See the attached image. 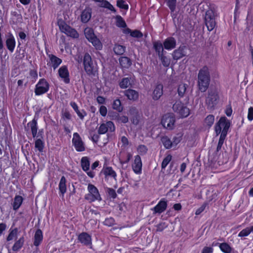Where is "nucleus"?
I'll list each match as a JSON object with an SVG mask.
<instances>
[{
	"mask_svg": "<svg viewBox=\"0 0 253 253\" xmlns=\"http://www.w3.org/2000/svg\"><path fill=\"white\" fill-rule=\"evenodd\" d=\"M91 16V10L89 9H84L83 11L81 14V20L83 23H87L90 19Z\"/></svg>",
	"mask_w": 253,
	"mask_h": 253,
	"instance_id": "28",
	"label": "nucleus"
},
{
	"mask_svg": "<svg viewBox=\"0 0 253 253\" xmlns=\"http://www.w3.org/2000/svg\"><path fill=\"white\" fill-rule=\"evenodd\" d=\"M219 247L221 251L224 253H230L231 252V247L226 243L220 244Z\"/></svg>",
	"mask_w": 253,
	"mask_h": 253,
	"instance_id": "40",
	"label": "nucleus"
},
{
	"mask_svg": "<svg viewBox=\"0 0 253 253\" xmlns=\"http://www.w3.org/2000/svg\"><path fill=\"white\" fill-rule=\"evenodd\" d=\"M124 94L128 99L130 100H136L138 98V93L135 90L128 89L124 91Z\"/></svg>",
	"mask_w": 253,
	"mask_h": 253,
	"instance_id": "23",
	"label": "nucleus"
},
{
	"mask_svg": "<svg viewBox=\"0 0 253 253\" xmlns=\"http://www.w3.org/2000/svg\"><path fill=\"white\" fill-rule=\"evenodd\" d=\"M66 179L64 176H62L59 183V195L64 197L65 193L67 191Z\"/></svg>",
	"mask_w": 253,
	"mask_h": 253,
	"instance_id": "22",
	"label": "nucleus"
},
{
	"mask_svg": "<svg viewBox=\"0 0 253 253\" xmlns=\"http://www.w3.org/2000/svg\"><path fill=\"white\" fill-rule=\"evenodd\" d=\"M115 53L117 55H123L126 50V47L120 44H115L113 48Z\"/></svg>",
	"mask_w": 253,
	"mask_h": 253,
	"instance_id": "35",
	"label": "nucleus"
},
{
	"mask_svg": "<svg viewBox=\"0 0 253 253\" xmlns=\"http://www.w3.org/2000/svg\"><path fill=\"white\" fill-rule=\"evenodd\" d=\"M205 24L209 31H211L215 27V13L210 9L207 10L205 16Z\"/></svg>",
	"mask_w": 253,
	"mask_h": 253,
	"instance_id": "4",
	"label": "nucleus"
},
{
	"mask_svg": "<svg viewBox=\"0 0 253 253\" xmlns=\"http://www.w3.org/2000/svg\"><path fill=\"white\" fill-rule=\"evenodd\" d=\"M87 190L88 193L85 195L84 199L89 203L95 201H100L101 200V197L99 193L98 189L93 184H88L87 186Z\"/></svg>",
	"mask_w": 253,
	"mask_h": 253,
	"instance_id": "3",
	"label": "nucleus"
},
{
	"mask_svg": "<svg viewBox=\"0 0 253 253\" xmlns=\"http://www.w3.org/2000/svg\"><path fill=\"white\" fill-rule=\"evenodd\" d=\"M219 99V97L218 92L215 89H209L206 99V104L207 105V108L210 110L214 109L218 103Z\"/></svg>",
	"mask_w": 253,
	"mask_h": 253,
	"instance_id": "2",
	"label": "nucleus"
},
{
	"mask_svg": "<svg viewBox=\"0 0 253 253\" xmlns=\"http://www.w3.org/2000/svg\"><path fill=\"white\" fill-rule=\"evenodd\" d=\"M59 76L63 80L65 84L70 83L69 73L66 66H62L58 71Z\"/></svg>",
	"mask_w": 253,
	"mask_h": 253,
	"instance_id": "15",
	"label": "nucleus"
},
{
	"mask_svg": "<svg viewBox=\"0 0 253 253\" xmlns=\"http://www.w3.org/2000/svg\"><path fill=\"white\" fill-rule=\"evenodd\" d=\"M58 23L61 32L64 33L67 36L73 38H78L79 37V34L77 31L68 25L63 21H58Z\"/></svg>",
	"mask_w": 253,
	"mask_h": 253,
	"instance_id": "6",
	"label": "nucleus"
},
{
	"mask_svg": "<svg viewBox=\"0 0 253 253\" xmlns=\"http://www.w3.org/2000/svg\"><path fill=\"white\" fill-rule=\"evenodd\" d=\"M182 139V135L180 134H176V136H174L172 139V145H176L179 143Z\"/></svg>",
	"mask_w": 253,
	"mask_h": 253,
	"instance_id": "54",
	"label": "nucleus"
},
{
	"mask_svg": "<svg viewBox=\"0 0 253 253\" xmlns=\"http://www.w3.org/2000/svg\"><path fill=\"white\" fill-rule=\"evenodd\" d=\"M172 156L170 155H167L163 160L162 163V170L163 169H165L166 167L167 166L168 164L170 162V161L171 160Z\"/></svg>",
	"mask_w": 253,
	"mask_h": 253,
	"instance_id": "48",
	"label": "nucleus"
},
{
	"mask_svg": "<svg viewBox=\"0 0 253 253\" xmlns=\"http://www.w3.org/2000/svg\"><path fill=\"white\" fill-rule=\"evenodd\" d=\"M99 112L102 116L105 117L107 113V108L105 106H101L99 109Z\"/></svg>",
	"mask_w": 253,
	"mask_h": 253,
	"instance_id": "60",
	"label": "nucleus"
},
{
	"mask_svg": "<svg viewBox=\"0 0 253 253\" xmlns=\"http://www.w3.org/2000/svg\"><path fill=\"white\" fill-rule=\"evenodd\" d=\"M89 42H91L93 45L97 49H100L102 47V45L100 40L95 36Z\"/></svg>",
	"mask_w": 253,
	"mask_h": 253,
	"instance_id": "42",
	"label": "nucleus"
},
{
	"mask_svg": "<svg viewBox=\"0 0 253 253\" xmlns=\"http://www.w3.org/2000/svg\"><path fill=\"white\" fill-rule=\"evenodd\" d=\"M112 107L114 109L117 110L119 112H121L123 110V107L121 105V102L119 99H117L114 101Z\"/></svg>",
	"mask_w": 253,
	"mask_h": 253,
	"instance_id": "39",
	"label": "nucleus"
},
{
	"mask_svg": "<svg viewBox=\"0 0 253 253\" xmlns=\"http://www.w3.org/2000/svg\"><path fill=\"white\" fill-rule=\"evenodd\" d=\"M24 242L23 237H21L17 241H16L12 247V250L14 251H18L23 246Z\"/></svg>",
	"mask_w": 253,
	"mask_h": 253,
	"instance_id": "37",
	"label": "nucleus"
},
{
	"mask_svg": "<svg viewBox=\"0 0 253 253\" xmlns=\"http://www.w3.org/2000/svg\"><path fill=\"white\" fill-rule=\"evenodd\" d=\"M78 239L83 245L91 246L92 245L91 237L86 232H82L78 236Z\"/></svg>",
	"mask_w": 253,
	"mask_h": 253,
	"instance_id": "14",
	"label": "nucleus"
},
{
	"mask_svg": "<svg viewBox=\"0 0 253 253\" xmlns=\"http://www.w3.org/2000/svg\"><path fill=\"white\" fill-rule=\"evenodd\" d=\"M248 119L250 121L253 120V107H250L248 109Z\"/></svg>",
	"mask_w": 253,
	"mask_h": 253,
	"instance_id": "59",
	"label": "nucleus"
},
{
	"mask_svg": "<svg viewBox=\"0 0 253 253\" xmlns=\"http://www.w3.org/2000/svg\"><path fill=\"white\" fill-rule=\"evenodd\" d=\"M70 105L77 114L81 120H83L84 116L87 115L86 112L84 110H79L77 104L75 102H71Z\"/></svg>",
	"mask_w": 253,
	"mask_h": 253,
	"instance_id": "24",
	"label": "nucleus"
},
{
	"mask_svg": "<svg viewBox=\"0 0 253 253\" xmlns=\"http://www.w3.org/2000/svg\"><path fill=\"white\" fill-rule=\"evenodd\" d=\"M119 60L120 65L123 68H128L131 65V61L130 59L127 57H121Z\"/></svg>",
	"mask_w": 253,
	"mask_h": 253,
	"instance_id": "29",
	"label": "nucleus"
},
{
	"mask_svg": "<svg viewBox=\"0 0 253 253\" xmlns=\"http://www.w3.org/2000/svg\"><path fill=\"white\" fill-rule=\"evenodd\" d=\"M72 143L75 147L76 150L78 152H83L85 149L84 142L77 132L73 134Z\"/></svg>",
	"mask_w": 253,
	"mask_h": 253,
	"instance_id": "11",
	"label": "nucleus"
},
{
	"mask_svg": "<svg viewBox=\"0 0 253 253\" xmlns=\"http://www.w3.org/2000/svg\"><path fill=\"white\" fill-rule=\"evenodd\" d=\"M23 201V199L22 196L19 195L15 196L12 204L13 209L15 211H17L21 206Z\"/></svg>",
	"mask_w": 253,
	"mask_h": 253,
	"instance_id": "30",
	"label": "nucleus"
},
{
	"mask_svg": "<svg viewBox=\"0 0 253 253\" xmlns=\"http://www.w3.org/2000/svg\"><path fill=\"white\" fill-rule=\"evenodd\" d=\"M166 1L171 12H173L175 10L176 0H166Z\"/></svg>",
	"mask_w": 253,
	"mask_h": 253,
	"instance_id": "46",
	"label": "nucleus"
},
{
	"mask_svg": "<svg viewBox=\"0 0 253 253\" xmlns=\"http://www.w3.org/2000/svg\"><path fill=\"white\" fill-rule=\"evenodd\" d=\"M175 119L172 113H167L163 116L161 124L164 127L167 129L171 130L174 127Z\"/></svg>",
	"mask_w": 253,
	"mask_h": 253,
	"instance_id": "8",
	"label": "nucleus"
},
{
	"mask_svg": "<svg viewBox=\"0 0 253 253\" xmlns=\"http://www.w3.org/2000/svg\"><path fill=\"white\" fill-rule=\"evenodd\" d=\"M116 26L120 28L126 27V22L120 15H117L116 17Z\"/></svg>",
	"mask_w": 253,
	"mask_h": 253,
	"instance_id": "41",
	"label": "nucleus"
},
{
	"mask_svg": "<svg viewBox=\"0 0 253 253\" xmlns=\"http://www.w3.org/2000/svg\"><path fill=\"white\" fill-rule=\"evenodd\" d=\"M187 85L185 84H181L179 85L177 89L178 95L180 97H183L186 92Z\"/></svg>",
	"mask_w": 253,
	"mask_h": 253,
	"instance_id": "38",
	"label": "nucleus"
},
{
	"mask_svg": "<svg viewBox=\"0 0 253 253\" xmlns=\"http://www.w3.org/2000/svg\"><path fill=\"white\" fill-rule=\"evenodd\" d=\"M27 128H30L32 136L34 138L41 137V136H42L41 134L42 130H40L38 133V126L37 119H36L35 117L27 124V126L25 127L26 130Z\"/></svg>",
	"mask_w": 253,
	"mask_h": 253,
	"instance_id": "10",
	"label": "nucleus"
},
{
	"mask_svg": "<svg viewBox=\"0 0 253 253\" xmlns=\"http://www.w3.org/2000/svg\"><path fill=\"white\" fill-rule=\"evenodd\" d=\"M210 82V69L207 66H204L199 70L198 74L199 89L202 92H205L209 86Z\"/></svg>",
	"mask_w": 253,
	"mask_h": 253,
	"instance_id": "1",
	"label": "nucleus"
},
{
	"mask_svg": "<svg viewBox=\"0 0 253 253\" xmlns=\"http://www.w3.org/2000/svg\"><path fill=\"white\" fill-rule=\"evenodd\" d=\"M48 56L49 58V61L47 63V65L52 67L54 70H55L56 68H57L62 62L60 58L57 57L53 54H48Z\"/></svg>",
	"mask_w": 253,
	"mask_h": 253,
	"instance_id": "17",
	"label": "nucleus"
},
{
	"mask_svg": "<svg viewBox=\"0 0 253 253\" xmlns=\"http://www.w3.org/2000/svg\"><path fill=\"white\" fill-rule=\"evenodd\" d=\"M134 83V78L131 77L123 78L119 83V86L122 89L126 88Z\"/></svg>",
	"mask_w": 253,
	"mask_h": 253,
	"instance_id": "20",
	"label": "nucleus"
},
{
	"mask_svg": "<svg viewBox=\"0 0 253 253\" xmlns=\"http://www.w3.org/2000/svg\"><path fill=\"white\" fill-rule=\"evenodd\" d=\"M81 163L82 169L84 171H87L89 170L90 162L89 159L87 157H83L81 159Z\"/></svg>",
	"mask_w": 253,
	"mask_h": 253,
	"instance_id": "33",
	"label": "nucleus"
},
{
	"mask_svg": "<svg viewBox=\"0 0 253 253\" xmlns=\"http://www.w3.org/2000/svg\"><path fill=\"white\" fill-rule=\"evenodd\" d=\"M43 239L42 233L41 229H38L34 235V246L38 247L40 245Z\"/></svg>",
	"mask_w": 253,
	"mask_h": 253,
	"instance_id": "25",
	"label": "nucleus"
},
{
	"mask_svg": "<svg viewBox=\"0 0 253 253\" xmlns=\"http://www.w3.org/2000/svg\"><path fill=\"white\" fill-rule=\"evenodd\" d=\"M100 6L107 8L108 9L112 11L114 13L116 12V10L114 7L113 5H112L109 1H108L106 0H104V1L103 2V3H101V5H100Z\"/></svg>",
	"mask_w": 253,
	"mask_h": 253,
	"instance_id": "44",
	"label": "nucleus"
},
{
	"mask_svg": "<svg viewBox=\"0 0 253 253\" xmlns=\"http://www.w3.org/2000/svg\"><path fill=\"white\" fill-rule=\"evenodd\" d=\"M35 147L40 152H42L44 147V143L43 140V136H41L39 138H37L35 142Z\"/></svg>",
	"mask_w": 253,
	"mask_h": 253,
	"instance_id": "31",
	"label": "nucleus"
},
{
	"mask_svg": "<svg viewBox=\"0 0 253 253\" xmlns=\"http://www.w3.org/2000/svg\"><path fill=\"white\" fill-rule=\"evenodd\" d=\"M102 172L106 176H110L116 180L117 173L112 167H107L104 168L102 170Z\"/></svg>",
	"mask_w": 253,
	"mask_h": 253,
	"instance_id": "27",
	"label": "nucleus"
},
{
	"mask_svg": "<svg viewBox=\"0 0 253 253\" xmlns=\"http://www.w3.org/2000/svg\"><path fill=\"white\" fill-rule=\"evenodd\" d=\"M115 130V126L114 123L111 121H108L106 123L102 124L98 129V132L99 134H103L106 133L108 131L113 132Z\"/></svg>",
	"mask_w": 253,
	"mask_h": 253,
	"instance_id": "12",
	"label": "nucleus"
},
{
	"mask_svg": "<svg viewBox=\"0 0 253 253\" xmlns=\"http://www.w3.org/2000/svg\"><path fill=\"white\" fill-rule=\"evenodd\" d=\"M161 142L166 149H170L173 145L172 141L167 136L162 137Z\"/></svg>",
	"mask_w": 253,
	"mask_h": 253,
	"instance_id": "34",
	"label": "nucleus"
},
{
	"mask_svg": "<svg viewBox=\"0 0 253 253\" xmlns=\"http://www.w3.org/2000/svg\"><path fill=\"white\" fill-rule=\"evenodd\" d=\"M159 59L162 62L163 65L165 67H168L170 62V60L167 57L164 55V53L162 54L161 56H159Z\"/></svg>",
	"mask_w": 253,
	"mask_h": 253,
	"instance_id": "47",
	"label": "nucleus"
},
{
	"mask_svg": "<svg viewBox=\"0 0 253 253\" xmlns=\"http://www.w3.org/2000/svg\"><path fill=\"white\" fill-rule=\"evenodd\" d=\"M117 6L120 8L127 10L128 9V4H126L124 0H118L117 1Z\"/></svg>",
	"mask_w": 253,
	"mask_h": 253,
	"instance_id": "50",
	"label": "nucleus"
},
{
	"mask_svg": "<svg viewBox=\"0 0 253 253\" xmlns=\"http://www.w3.org/2000/svg\"><path fill=\"white\" fill-rule=\"evenodd\" d=\"M84 68L88 75H94L96 72V69L93 64L90 55L86 53L84 56Z\"/></svg>",
	"mask_w": 253,
	"mask_h": 253,
	"instance_id": "5",
	"label": "nucleus"
},
{
	"mask_svg": "<svg viewBox=\"0 0 253 253\" xmlns=\"http://www.w3.org/2000/svg\"><path fill=\"white\" fill-rule=\"evenodd\" d=\"M142 167V164L140 156H135L134 157V162L132 165V168L134 172L137 174L141 173Z\"/></svg>",
	"mask_w": 253,
	"mask_h": 253,
	"instance_id": "16",
	"label": "nucleus"
},
{
	"mask_svg": "<svg viewBox=\"0 0 253 253\" xmlns=\"http://www.w3.org/2000/svg\"><path fill=\"white\" fill-rule=\"evenodd\" d=\"M223 140L222 139H219L217 146L216 147V151H215V155L217 156L218 154H220V151H221V148L222 147V145L224 143Z\"/></svg>",
	"mask_w": 253,
	"mask_h": 253,
	"instance_id": "55",
	"label": "nucleus"
},
{
	"mask_svg": "<svg viewBox=\"0 0 253 253\" xmlns=\"http://www.w3.org/2000/svg\"><path fill=\"white\" fill-rule=\"evenodd\" d=\"M153 47L157 53L158 56H161L164 53L163 44L159 41L153 42Z\"/></svg>",
	"mask_w": 253,
	"mask_h": 253,
	"instance_id": "32",
	"label": "nucleus"
},
{
	"mask_svg": "<svg viewBox=\"0 0 253 253\" xmlns=\"http://www.w3.org/2000/svg\"><path fill=\"white\" fill-rule=\"evenodd\" d=\"M148 151L147 147L144 145H140L137 148V151L141 155H145Z\"/></svg>",
	"mask_w": 253,
	"mask_h": 253,
	"instance_id": "49",
	"label": "nucleus"
},
{
	"mask_svg": "<svg viewBox=\"0 0 253 253\" xmlns=\"http://www.w3.org/2000/svg\"><path fill=\"white\" fill-rule=\"evenodd\" d=\"M128 121V118L126 116H120L119 118V123H126Z\"/></svg>",
	"mask_w": 253,
	"mask_h": 253,
	"instance_id": "61",
	"label": "nucleus"
},
{
	"mask_svg": "<svg viewBox=\"0 0 253 253\" xmlns=\"http://www.w3.org/2000/svg\"><path fill=\"white\" fill-rule=\"evenodd\" d=\"M232 113V109L231 106L230 105H229L226 108L225 114L227 116L230 117L231 116Z\"/></svg>",
	"mask_w": 253,
	"mask_h": 253,
	"instance_id": "64",
	"label": "nucleus"
},
{
	"mask_svg": "<svg viewBox=\"0 0 253 253\" xmlns=\"http://www.w3.org/2000/svg\"><path fill=\"white\" fill-rule=\"evenodd\" d=\"M213 249L211 247H205L203 248L202 253H212Z\"/></svg>",
	"mask_w": 253,
	"mask_h": 253,
	"instance_id": "63",
	"label": "nucleus"
},
{
	"mask_svg": "<svg viewBox=\"0 0 253 253\" xmlns=\"http://www.w3.org/2000/svg\"><path fill=\"white\" fill-rule=\"evenodd\" d=\"M214 121V116L212 115H208L205 119V123L209 127L211 126Z\"/></svg>",
	"mask_w": 253,
	"mask_h": 253,
	"instance_id": "45",
	"label": "nucleus"
},
{
	"mask_svg": "<svg viewBox=\"0 0 253 253\" xmlns=\"http://www.w3.org/2000/svg\"><path fill=\"white\" fill-rule=\"evenodd\" d=\"M6 45L7 49L11 52H13L16 45L14 37L11 33H8L6 36Z\"/></svg>",
	"mask_w": 253,
	"mask_h": 253,
	"instance_id": "18",
	"label": "nucleus"
},
{
	"mask_svg": "<svg viewBox=\"0 0 253 253\" xmlns=\"http://www.w3.org/2000/svg\"><path fill=\"white\" fill-rule=\"evenodd\" d=\"M228 122H227V119L225 117H221L219 119L218 122L217 123L220 126H221V128L224 126L225 124H227Z\"/></svg>",
	"mask_w": 253,
	"mask_h": 253,
	"instance_id": "58",
	"label": "nucleus"
},
{
	"mask_svg": "<svg viewBox=\"0 0 253 253\" xmlns=\"http://www.w3.org/2000/svg\"><path fill=\"white\" fill-rule=\"evenodd\" d=\"M17 228H15L12 230L9 234L8 236L7 237V241H9L12 240L14 237H15L17 235Z\"/></svg>",
	"mask_w": 253,
	"mask_h": 253,
	"instance_id": "53",
	"label": "nucleus"
},
{
	"mask_svg": "<svg viewBox=\"0 0 253 253\" xmlns=\"http://www.w3.org/2000/svg\"><path fill=\"white\" fill-rule=\"evenodd\" d=\"M176 40L173 37L167 38L163 42L164 47L166 49L171 50L176 46Z\"/></svg>",
	"mask_w": 253,
	"mask_h": 253,
	"instance_id": "21",
	"label": "nucleus"
},
{
	"mask_svg": "<svg viewBox=\"0 0 253 253\" xmlns=\"http://www.w3.org/2000/svg\"><path fill=\"white\" fill-rule=\"evenodd\" d=\"M185 55L184 51V47H180L174 50L172 53L173 59L177 60Z\"/></svg>",
	"mask_w": 253,
	"mask_h": 253,
	"instance_id": "26",
	"label": "nucleus"
},
{
	"mask_svg": "<svg viewBox=\"0 0 253 253\" xmlns=\"http://www.w3.org/2000/svg\"><path fill=\"white\" fill-rule=\"evenodd\" d=\"M115 222V219L113 217H109L105 219V221L103 222V224L104 225L109 227L114 225Z\"/></svg>",
	"mask_w": 253,
	"mask_h": 253,
	"instance_id": "51",
	"label": "nucleus"
},
{
	"mask_svg": "<svg viewBox=\"0 0 253 253\" xmlns=\"http://www.w3.org/2000/svg\"><path fill=\"white\" fill-rule=\"evenodd\" d=\"M131 37H134V38H141L143 36V35L141 32H140L138 30H134L133 31H132L131 32Z\"/></svg>",
	"mask_w": 253,
	"mask_h": 253,
	"instance_id": "57",
	"label": "nucleus"
},
{
	"mask_svg": "<svg viewBox=\"0 0 253 253\" xmlns=\"http://www.w3.org/2000/svg\"><path fill=\"white\" fill-rule=\"evenodd\" d=\"M163 85L158 84L154 88L153 92L152 98L154 100H158L163 94Z\"/></svg>",
	"mask_w": 253,
	"mask_h": 253,
	"instance_id": "19",
	"label": "nucleus"
},
{
	"mask_svg": "<svg viewBox=\"0 0 253 253\" xmlns=\"http://www.w3.org/2000/svg\"><path fill=\"white\" fill-rule=\"evenodd\" d=\"M167 205V201L165 198H163L151 210L153 211V214H161L166 210Z\"/></svg>",
	"mask_w": 253,
	"mask_h": 253,
	"instance_id": "13",
	"label": "nucleus"
},
{
	"mask_svg": "<svg viewBox=\"0 0 253 253\" xmlns=\"http://www.w3.org/2000/svg\"><path fill=\"white\" fill-rule=\"evenodd\" d=\"M49 89V84L45 79H41L35 86V93L41 95L46 93Z\"/></svg>",
	"mask_w": 253,
	"mask_h": 253,
	"instance_id": "7",
	"label": "nucleus"
},
{
	"mask_svg": "<svg viewBox=\"0 0 253 253\" xmlns=\"http://www.w3.org/2000/svg\"><path fill=\"white\" fill-rule=\"evenodd\" d=\"M172 109L181 117H186L189 114V109L180 101H176L173 105Z\"/></svg>",
	"mask_w": 253,
	"mask_h": 253,
	"instance_id": "9",
	"label": "nucleus"
},
{
	"mask_svg": "<svg viewBox=\"0 0 253 253\" xmlns=\"http://www.w3.org/2000/svg\"><path fill=\"white\" fill-rule=\"evenodd\" d=\"M107 192L111 198L114 199L117 197V194L115 190L112 188H108Z\"/></svg>",
	"mask_w": 253,
	"mask_h": 253,
	"instance_id": "56",
	"label": "nucleus"
},
{
	"mask_svg": "<svg viewBox=\"0 0 253 253\" xmlns=\"http://www.w3.org/2000/svg\"><path fill=\"white\" fill-rule=\"evenodd\" d=\"M62 118L64 119L70 120L71 115L68 111H65L62 113Z\"/></svg>",
	"mask_w": 253,
	"mask_h": 253,
	"instance_id": "62",
	"label": "nucleus"
},
{
	"mask_svg": "<svg viewBox=\"0 0 253 253\" xmlns=\"http://www.w3.org/2000/svg\"><path fill=\"white\" fill-rule=\"evenodd\" d=\"M168 224L165 222H162L160 223L157 225V231L162 232L165 229L167 228Z\"/></svg>",
	"mask_w": 253,
	"mask_h": 253,
	"instance_id": "52",
	"label": "nucleus"
},
{
	"mask_svg": "<svg viewBox=\"0 0 253 253\" xmlns=\"http://www.w3.org/2000/svg\"><path fill=\"white\" fill-rule=\"evenodd\" d=\"M84 35L88 41H90L95 36L94 34L93 31L90 28H86L84 30Z\"/></svg>",
	"mask_w": 253,
	"mask_h": 253,
	"instance_id": "43",
	"label": "nucleus"
},
{
	"mask_svg": "<svg viewBox=\"0 0 253 253\" xmlns=\"http://www.w3.org/2000/svg\"><path fill=\"white\" fill-rule=\"evenodd\" d=\"M253 232V225L251 227H248L243 229L238 234V237H243L248 236L251 232Z\"/></svg>",
	"mask_w": 253,
	"mask_h": 253,
	"instance_id": "36",
	"label": "nucleus"
}]
</instances>
